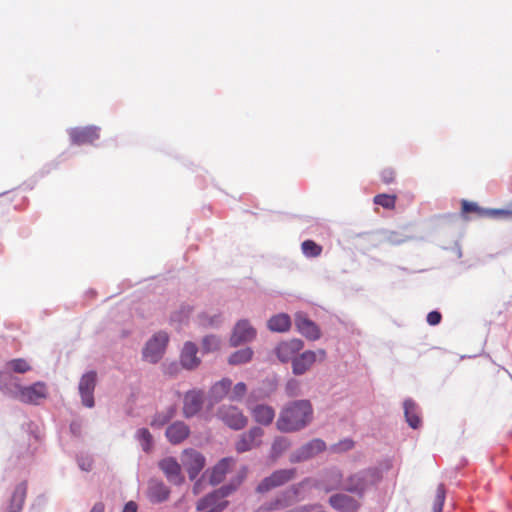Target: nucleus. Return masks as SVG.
<instances>
[{"label":"nucleus","instance_id":"obj_45","mask_svg":"<svg viewBox=\"0 0 512 512\" xmlns=\"http://www.w3.org/2000/svg\"><path fill=\"white\" fill-rule=\"evenodd\" d=\"M285 389L288 396H297L299 394V383L295 380H291L286 384Z\"/></svg>","mask_w":512,"mask_h":512},{"label":"nucleus","instance_id":"obj_10","mask_svg":"<svg viewBox=\"0 0 512 512\" xmlns=\"http://www.w3.org/2000/svg\"><path fill=\"white\" fill-rule=\"evenodd\" d=\"M181 461L191 480L195 479L205 466V457L194 449H185Z\"/></svg>","mask_w":512,"mask_h":512},{"label":"nucleus","instance_id":"obj_43","mask_svg":"<svg viewBox=\"0 0 512 512\" xmlns=\"http://www.w3.org/2000/svg\"><path fill=\"white\" fill-rule=\"evenodd\" d=\"M380 176L385 184H391L395 181L396 172L393 168L387 167L381 171Z\"/></svg>","mask_w":512,"mask_h":512},{"label":"nucleus","instance_id":"obj_7","mask_svg":"<svg viewBox=\"0 0 512 512\" xmlns=\"http://www.w3.org/2000/svg\"><path fill=\"white\" fill-rule=\"evenodd\" d=\"M205 393L201 389H192L183 395L182 414L186 419L197 416L204 405Z\"/></svg>","mask_w":512,"mask_h":512},{"label":"nucleus","instance_id":"obj_33","mask_svg":"<svg viewBox=\"0 0 512 512\" xmlns=\"http://www.w3.org/2000/svg\"><path fill=\"white\" fill-rule=\"evenodd\" d=\"M176 414V408L174 406L169 407L166 411L157 413L151 420L150 425L152 427H162L167 424Z\"/></svg>","mask_w":512,"mask_h":512},{"label":"nucleus","instance_id":"obj_27","mask_svg":"<svg viewBox=\"0 0 512 512\" xmlns=\"http://www.w3.org/2000/svg\"><path fill=\"white\" fill-rule=\"evenodd\" d=\"M232 381L228 378H224L216 382L209 391V397L212 403L220 402L226 397L231 390Z\"/></svg>","mask_w":512,"mask_h":512},{"label":"nucleus","instance_id":"obj_8","mask_svg":"<svg viewBox=\"0 0 512 512\" xmlns=\"http://www.w3.org/2000/svg\"><path fill=\"white\" fill-rule=\"evenodd\" d=\"M217 417L234 430L243 429L248 422L243 412L233 405H222L217 411Z\"/></svg>","mask_w":512,"mask_h":512},{"label":"nucleus","instance_id":"obj_4","mask_svg":"<svg viewBox=\"0 0 512 512\" xmlns=\"http://www.w3.org/2000/svg\"><path fill=\"white\" fill-rule=\"evenodd\" d=\"M169 336L166 332L156 333L146 344L143 358L150 363H157L163 356Z\"/></svg>","mask_w":512,"mask_h":512},{"label":"nucleus","instance_id":"obj_30","mask_svg":"<svg viewBox=\"0 0 512 512\" xmlns=\"http://www.w3.org/2000/svg\"><path fill=\"white\" fill-rule=\"evenodd\" d=\"M404 412L409 426L414 429L418 428L421 424V419L418 416L417 405L412 400H405Z\"/></svg>","mask_w":512,"mask_h":512},{"label":"nucleus","instance_id":"obj_39","mask_svg":"<svg viewBox=\"0 0 512 512\" xmlns=\"http://www.w3.org/2000/svg\"><path fill=\"white\" fill-rule=\"evenodd\" d=\"M14 372L25 373L31 369L30 365L24 359H13L7 363Z\"/></svg>","mask_w":512,"mask_h":512},{"label":"nucleus","instance_id":"obj_50","mask_svg":"<svg viewBox=\"0 0 512 512\" xmlns=\"http://www.w3.org/2000/svg\"><path fill=\"white\" fill-rule=\"evenodd\" d=\"M312 509V506H303L300 508H296L293 510H290L289 512H310Z\"/></svg>","mask_w":512,"mask_h":512},{"label":"nucleus","instance_id":"obj_18","mask_svg":"<svg viewBox=\"0 0 512 512\" xmlns=\"http://www.w3.org/2000/svg\"><path fill=\"white\" fill-rule=\"evenodd\" d=\"M190 433V427L185 422L175 421L166 428L165 436L171 444L178 445L184 442Z\"/></svg>","mask_w":512,"mask_h":512},{"label":"nucleus","instance_id":"obj_36","mask_svg":"<svg viewBox=\"0 0 512 512\" xmlns=\"http://www.w3.org/2000/svg\"><path fill=\"white\" fill-rule=\"evenodd\" d=\"M397 196L395 194H378L374 197L373 202L385 209L393 210L396 205Z\"/></svg>","mask_w":512,"mask_h":512},{"label":"nucleus","instance_id":"obj_35","mask_svg":"<svg viewBox=\"0 0 512 512\" xmlns=\"http://www.w3.org/2000/svg\"><path fill=\"white\" fill-rule=\"evenodd\" d=\"M136 438L140 442L142 449L145 452H150L153 447V437L152 434L146 428H141L136 432Z\"/></svg>","mask_w":512,"mask_h":512},{"label":"nucleus","instance_id":"obj_15","mask_svg":"<svg viewBox=\"0 0 512 512\" xmlns=\"http://www.w3.org/2000/svg\"><path fill=\"white\" fill-rule=\"evenodd\" d=\"M304 343L300 339H290L283 341L275 348V353L281 362H288L296 357V354L302 350Z\"/></svg>","mask_w":512,"mask_h":512},{"label":"nucleus","instance_id":"obj_22","mask_svg":"<svg viewBox=\"0 0 512 512\" xmlns=\"http://www.w3.org/2000/svg\"><path fill=\"white\" fill-rule=\"evenodd\" d=\"M198 348L193 342H186L183 346L180 362L185 369L192 370L200 365V358L197 356Z\"/></svg>","mask_w":512,"mask_h":512},{"label":"nucleus","instance_id":"obj_44","mask_svg":"<svg viewBox=\"0 0 512 512\" xmlns=\"http://www.w3.org/2000/svg\"><path fill=\"white\" fill-rule=\"evenodd\" d=\"M353 441L350 440V439H345L337 444H335L332 449L333 451L335 452H342V451H347V450H350L352 447H353Z\"/></svg>","mask_w":512,"mask_h":512},{"label":"nucleus","instance_id":"obj_40","mask_svg":"<svg viewBox=\"0 0 512 512\" xmlns=\"http://www.w3.org/2000/svg\"><path fill=\"white\" fill-rule=\"evenodd\" d=\"M290 446V442L285 437H277L272 444V452L276 455L281 454L287 450Z\"/></svg>","mask_w":512,"mask_h":512},{"label":"nucleus","instance_id":"obj_31","mask_svg":"<svg viewBox=\"0 0 512 512\" xmlns=\"http://www.w3.org/2000/svg\"><path fill=\"white\" fill-rule=\"evenodd\" d=\"M342 480V474L339 470H331L325 474V477L320 484L326 492L331 491L339 487Z\"/></svg>","mask_w":512,"mask_h":512},{"label":"nucleus","instance_id":"obj_25","mask_svg":"<svg viewBox=\"0 0 512 512\" xmlns=\"http://www.w3.org/2000/svg\"><path fill=\"white\" fill-rule=\"evenodd\" d=\"M147 494L151 502L161 503L169 498L170 490L163 482L152 480L149 483Z\"/></svg>","mask_w":512,"mask_h":512},{"label":"nucleus","instance_id":"obj_29","mask_svg":"<svg viewBox=\"0 0 512 512\" xmlns=\"http://www.w3.org/2000/svg\"><path fill=\"white\" fill-rule=\"evenodd\" d=\"M27 493L26 483H20L16 486L10 501V510L20 512L22 510Z\"/></svg>","mask_w":512,"mask_h":512},{"label":"nucleus","instance_id":"obj_32","mask_svg":"<svg viewBox=\"0 0 512 512\" xmlns=\"http://www.w3.org/2000/svg\"><path fill=\"white\" fill-rule=\"evenodd\" d=\"M253 357V350L251 348H244L238 350L230 355L228 362L231 365H239L249 362Z\"/></svg>","mask_w":512,"mask_h":512},{"label":"nucleus","instance_id":"obj_19","mask_svg":"<svg viewBox=\"0 0 512 512\" xmlns=\"http://www.w3.org/2000/svg\"><path fill=\"white\" fill-rule=\"evenodd\" d=\"M69 136L73 144H93L99 139V129L96 127L73 128Z\"/></svg>","mask_w":512,"mask_h":512},{"label":"nucleus","instance_id":"obj_17","mask_svg":"<svg viewBox=\"0 0 512 512\" xmlns=\"http://www.w3.org/2000/svg\"><path fill=\"white\" fill-rule=\"evenodd\" d=\"M295 325L298 331L310 340H317L321 336L319 327L304 313L299 312L295 314Z\"/></svg>","mask_w":512,"mask_h":512},{"label":"nucleus","instance_id":"obj_3","mask_svg":"<svg viewBox=\"0 0 512 512\" xmlns=\"http://www.w3.org/2000/svg\"><path fill=\"white\" fill-rule=\"evenodd\" d=\"M307 481H303L299 483L298 485H293L287 490L281 492L278 494L274 499H272L270 502L265 503L261 505L256 512H271V511H277L282 510L290 505H292L298 498L299 490L300 488L306 483Z\"/></svg>","mask_w":512,"mask_h":512},{"label":"nucleus","instance_id":"obj_41","mask_svg":"<svg viewBox=\"0 0 512 512\" xmlns=\"http://www.w3.org/2000/svg\"><path fill=\"white\" fill-rule=\"evenodd\" d=\"M246 391H247V387H246L245 383H243V382L237 383L231 390L230 400H232V401L241 400L244 397V395L246 394Z\"/></svg>","mask_w":512,"mask_h":512},{"label":"nucleus","instance_id":"obj_6","mask_svg":"<svg viewBox=\"0 0 512 512\" xmlns=\"http://www.w3.org/2000/svg\"><path fill=\"white\" fill-rule=\"evenodd\" d=\"M296 476L295 469H280L274 471L270 476L265 477L256 487L258 493H267L272 489L280 487Z\"/></svg>","mask_w":512,"mask_h":512},{"label":"nucleus","instance_id":"obj_11","mask_svg":"<svg viewBox=\"0 0 512 512\" xmlns=\"http://www.w3.org/2000/svg\"><path fill=\"white\" fill-rule=\"evenodd\" d=\"M256 337V329L247 320H240L236 323L230 337V345L239 346L242 343L250 342Z\"/></svg>","mask_w":512,"mask_h":512},{"label":"nucleus","instance_id":"obj_14","mask_svg":"<svg viewBox=\"0 0 512 512\" xmlns=\"http://www.w3.org/2000/svg\"><path fill=\"white\" fill-rule=\"evenodd\" d=\"M326 449V444L321 439H313L307 444L303 445L301 448H299L293 455H292V461L293 462H301L308 460L317 454L323 452Z\"/></svg>","mask_w":512,"mask_h":512},{"label":"nucleus","instance_id":"obj_49","mask_svg":"<svg viewBox=\"0 0 512 512\" xmlns=\"http://www.w3.org/2000/svg\"><path fill=\"white\" fill-rule=\"evenodd\" d=\"M316 353V360L323 361L326 358V352L323 349H319Z\"/></svg>","mask_w":512,"mask_h":512},{"label":"nucleus","instance_id":"obj_23","mask_svg":"<svg viewBox=\"0 0 512 512\" xmlns=\"http://www.w3.org/2000/svg\"><path fill=\"white\" fill-rule=\"evenodd\" d=\"M316 362V353L311 350H307L296 356L292 361V370L296 375H302L308 371L312 365Z\"/></svg>","mask_w":512,"mask_h":512},{"label":"nucleus","instance_id":"obj_5","mask_svg":"<svg viewBox=\"0 0 512 512\" xmlns=\"http://www.w3.org/2000/svg\"><path fill=\"white\" fill-rule=\"evenodd\" d=\"M231 489L229 487H222L221 489L207 495L197 503L198 511L206 512H221L223 511L228 502L224 500V497L229 495Z\"/></svg>","mask_w":512,"mask_h":512},{"label":"nucleus","instance_id":"obj_51","mask_svg":"<svg viewBox=\"0 0 512 512\" xmlns=\"http://www.w3.org/2000/svg\"><path fill=\"white\" fill-rule=\"evenodd\" d=\"M9 512H17V511H9Z\"/></svg>","mask_w":512,"mask_h":512},{"label":"nucleus","instance_id":"obj_38","mask_svg":"<svg viewBox=\"0 0 512 512\" xmlns=\"http://www.w3.org/2000/svg\"><path fill=\"white\" fill-rule=\"evenodd\" d=\"M446 497V490L443 484H439L435 491L433 502V512H442L443 504Z\"/></svg>","mask_w":512,"mask_h":512},{"label":"nucleus","instance_id":"obj_16","mask_svg":"<svg viewBox=\"0 0 512 512\" xmlns=\"http://www.w3.org/2000/svg\"><path fill=\"white\" fill-rule=\"evenodd\" d=\"M329 504L333 509L340 512H357L361 506L359 500L344 493L332 495L329 498Z\"/></svg>","mask_w":512,"mask_h":512},{"label":"nucleus","instance_id":"obj_42","mask_svg":"<svg viewBox=\"0 0 512 512\" xmlns=\"http://www.w3.org/2000/svg\"><path fill=\"white\" fill-rule=\"evenodd\" d=\"M220 322V317L218 315L208 316L206 314H202L199 316V323L204 327H210L218 325Z\"/></svg>","mask_w":512,"mask_h":512},{"label":"nucleus","instance_id":"obj_9","mask_svg":"<svg viewBox=\"0 0 512 512\" xmlns=\"http://www.w3.org/2000/svg\"><path fill=\"white\" fill-rule=\"evenodd\" d=\"M17 398L26 404H39L48 396L47 386L44 382H36L30 386H17Z\"/></svg>","mask_w":512,"mask_h":512},{"label":"nucleus","instance_id":"obj_47","mask_svg":"<svg viewBox=\"0 0 512 512\" xmlns=\"http://www.w3.org/2000/svg\"><path fill=\"white\" fill-rule=\"evenodd\" d=\"M123 512H137V505L135 502H128L123 509Z\"/></svg>","mask_w":512,"mask_h":512},{"label":"nucleus","instance_id":"obj_37","mask_svg":"<svg viewBox=\"0 0 512 512\" xmlns=\"http://www.w3.org/2000/svg\"><path fill=\"white\" fill-rule=\"evenodd\" d=\"M221 340L215 335L205 336L202 340V349L204 352H215L220 349Z\"/></svg>","mask_w":512,"mask_h":512},{"label":"nucleus","instance_id":"obj_13","mask_svg":"<svg viewBox=\"0 0 512 512\" xmlns=\"http://www.w3.org/2000/svg\"><path fill=\"white\" fill-rule=\"evenodd\" d=\"M96 386V372L90 371L84 374L79 382V393L82 398V403L88 408L94 406L93 392Z\"/></svg>","mask_w":512,"mask_h":512},{"label":"nucleus","instance_id":"obj_26","mask_svg":"<svg viewBox=\"0 0 512 512\" xmlns=\"http://www.w3.org/2000/svg\"><path fill=\"white\" fill-rule=\"evenodd\" d=\"M233 463V458L227 457L221 459L211 470L209 477L210 483L216 485L222 482Z\"/></svg>","mask_w":512,"mask_h":512},{"label":"nucleus","instance_id":"obj_48","mask_svg":"<svg viewBox=\"0 0 512 512\" xmlns=\"http://www.w3.org/2000/svg\"><path fill=\"white\" fill-rule=\"evenodd\" d=\"M90 512H104V504L101 502L96 503Z\"/></svg>","mask_w":512,"mask_h":512},{"label":"nucleus","instance_id":"obj_34","mask_svg":"<svg viewBox=\"0 0 512 512\" xmlns=\"http://www.w3.org/2000/svg\"><path fill=\"white\" fill-rule=\"evenodd\" d=\"M302 253L308 258H315L321 255L322 246L313 240H305L301 244Z\"/></svg>","mask_w":512,"mask_h":512},{"label":"nucleus","instance_id":"obj_12","mask_svg":"<svg viewBox=\"0 0 512 512\" xmlns=\"http://www.w3.org/2000/svg\"><path fill=\"white\" fill-rule=\"evenodd\" d=\"M264 431L260 427H252L248 432L243 433L235 444L237 452L243 453L259 447L262 443Z\"/></svg>","mask_w":512,"mask_h":512},{"label":"nucleus","instance_id":"obj_46","mask_svg":"<svg viewBox=\"0 0 512 512\" xmlns=\"http://www.w3.org/2000/svg\"><path fill=\"white\" fill-rule=\"evenodd\" d=\"M441 319H442V315L438 311L429 312L427 315V318H426L428 324L431 326H435V325L439 324L441 322Z\"/></svg>","mask_w":512,"mask_h":512},{"label":"nucleus","instance_id":"obj_2","mask_svg":"<svg viewBox=\"0 0 512 512\" xmlns=\"http://www.w3.org/2000/svg\"><path fill=\"white\" fill-rule=\"evenodd\" d=\"M382 479L380 471L376 468L361 470L349 475L343 482L346 491L362 498L366 491L377 485Z\"/></svg>","mask_w":512,"mask_h":512},{"label":"nucleus","instance_id":"obj_1","mask_svg":"<svg viewBox=\"0 0 512 512\" xmlns=\"http://www.w3.org/2000/svg\"><path fill=\"white\" fill-rule=\"evenodd\" d=\"M313 407L309 400L289 402L281 410L276 426L281 432H296L304 429L313 420Z\"/></svg>","mask_w":512,"mask_h":512},{"label":"nucleus","instance_id":"obj_28","mask_svg":"<svg viewBox=\"0 0 512 512\" xmlns=\"http://www.w3.org/2000/svg\"><path fill=\"white\" fill-rule=\"evenodd\" d=\"M267 326L273 332H286L291 327L290 316L286 313L274 315L268 320Z\"/></svg>","mask_w":512,"mask_h":512},{"label":"nucleus","instance_id":"obj_20","mask_svg":"<svg viewBox=\"0 0 512 512\" xmlns=\"http://www.w3.org/2000/svg\"><path fill=\"white\" fill-rule=\"evenodd\" d=\"M159 467L170 482L178 485L184 481V477L181 473V466L173 457H167L161 460Z\"/></svg>","mask_w":512,"mask_h":512},{"label":"nucleus","instance_id":"obj_21","mask_svg":"<svg viewBox=\"0 0 512 512\" xmlns=\"http://www.w3.org/2000/svg\"><path fill=\"white\" fill-rule=\"evenodd\" d=\"M462 213H475L481 217L489 216L507 218L512 216V211L502 209L485 210L479 207L476 203L469 202L467 200L462 201Z\"/></svg>","mask_w":512,"mask_h":512},{"label":"nucleus","instance_id":"obj_24","mask_svg":"<svg viewBox=\"0 0 512 512\" xmlns=\"http://www.w3.org/2000/svg\"><path fill=\"white\" fill-rule=\"evenodd\" d=\"M253 419L261 425H270L275 418V410L266 404L249 407Z\"/></svg>","mask_w":512,"mask_h":512}]
</instances>
